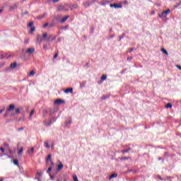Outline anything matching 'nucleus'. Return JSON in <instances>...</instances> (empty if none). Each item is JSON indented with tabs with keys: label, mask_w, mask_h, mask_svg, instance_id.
<instances>
[{
	"label": "nucleus",
	"mask_w": 181,
	"mask_h": 181,
	"mask_svg": "<svg viewBox=\"0 0 181 181\" xmlns=\"http://www.w3.org/2000/svg\"><path fill=\"white\" fill-rule=\"evenodd\" d=\"M71 8L70 4H61L57 7V11L59 12L62 11H64L65 12H67V11H69Z\"/></svg>",
	"instance_id": "nucleus-1"
},
{
	"label": "nucleus",
	"mask_w": 181,
	"mask_h": 181,
	"mask_svg": "<svg viewBox=\"0 0 181 181\" xmlns=\"http://www.w3.org/2000/svg\"><path fill=\"white\" fill-rule=\"evenodd\" d=\"M170 13V9L163 11L161 13L158 14L159 18H166Z\"/></svg>",
	"instance_id": "nucleus-2"
},
{
	"label": "nucleus",
	"mask_w": 181,
	"mask_h": 181,
	"mask_svg": "<svg viewBox=\"0 0 181 181\" xmlns=\"http://www.w3.org/2000/svg\"><path fill=\"white\" fill-rule=\"evenodd\" d=\"M28 28H31L30 33H33L35 32V26H33V21H30L28 24Z\"/></svg>",
	"instance_id": "nucleus-3"
},
{
	"label": "nucleus",
	"mask_w": 181,
	"mask_h": 181,
	"mask_svg": "<svg viewBox=\"0 0 181 181\" xmlns=\"http://www.w3.org/2000/svg\"><path fill=\"white\" fill-rule=\"evenodd\" d=\"M110 8H115V9H121L122 8V6L117 4H112L110 5Z\"/></svg>",
	"instance_id": "nucleus-4"
},
{
	"label": "nucleus",
	"mask_w": 181,
	"mask_h": 181,
	"mask_svg": "<svg viewBox=\"0 0 181 181\" xmlns=\"http://www.w3.org/2000/svg\"><path fill=\"white\" fill-rule=\"evenodd\" d=\"M64 100L62 99H57L54 101L55 105H60V104H64Z\"/></svg>",
	"instance_id": "nucleus-5"
},
{
	"label": "nucleus",
	"mask_w": 181,
	"mask_h": 181,
	"mask_svg": "<svg viewBox=\"0 0 181 181\" xmlns=\"http://www.w3.org/2000/svg\"><path fill=\"white\" fill-rule=\"evenodd\" d=\"M110 1L108 0H102L101 2L99 3V5L102 6H105V5H108L110 4Z\"/></svg>",
	"instance_id": "nucleus-6"
},
{
	"label": "nucleus",
	"mask_w": 181,
	"mask_h": 181,
	"mask_svg": "<svg viewBox=\"0 0 181 181\" xmlns=\"http://www.w3.org/2000/svg\"><path fill=\"white\" fill-rule=\"evenodd\" d=\"M25 53H28V54H32V53H35V48L31 47V48L28 49L25 51Z\"/></svg>",
	"instance_id": "nucleus-7"
},
{
	"label": "nucleus",
	"mask_w": 181,
	"mask_h": 181,
	"mask_svg": "<svg viewBox=\"0 0 181 181\" xmlns=\"http://www.w3.org/2000/svg\"><path fill=\"white\" fill-rule=\"evenodd\" d=\"M27 152L30 156H32L33 152H35V148L31 147L30 148H28Z\"/></svg>",
	"instance_id": "nucleus-8"
},
{
	"label": "nucleus",
	"mask_w": 181,
	"mask_h": 181,
	"mask_svg": "<svg viewBox=\"0 0 181 181\" xmlns=\"http://www.w3.org/2000/svg\"><path fill=\"white\" fill-rule=\"evenodd\" d=\"M21 112V109L17 108L16 109L15 112H13L11 113V117H13V115H16V114H19Z\"/></svg>",
	"instance_id": "nucleus-9"
},
{
	"label": "nucleus",
	"mask_w": 181,
	"mask_h": 181,
	"mask_svg": "<svg viewBox=\"0 0 181 181\" xmlns=\"http://www.w3.org/2000/svg\"><path fill=\"white\" fill-rule=\"evenodd\" d=\"M64 93H65V94H69V93L71 94L73 93V88L66 89L65 90H64Z\"/></svg>",
	"instance_id": "nucleus-10"
},
{
	"label": "nucleus",
	"mask_w": 181,
	"mask_h": 181,
	"mask_svg": "<svg viewBox=\"0 0 181 181\" xmlns=\"http://www.w3.org/2000/svg\"><path fill=\"white\" fill-rule=\"evenodd\" d=\"M13 110H15V105H10L7 109V111L11 112V111H13Z\"/></svg>",
	"instance_id": "nucleus-11"
},
{
	"label": "nucleus",
	"mask_w": 181,
	"mask_h": 181,
	"mask_svg": "<svg viewBox=\"0 0 181 181\" xmlns=\"http://www.w3.org/2000/svg\"><path fill=\"white\" fill-rule=\"evenodd\" d=\"M16 66H18V64L16 62H13L10 64V69H16Z\"/></svg>",
	"instance_id": "nucleus-12"
},
{
	"label": "nucleus",
	"mask_w": 181,
	"mask_h": 181,
	"mask_svg": "<svg viewBox=\"0 0 181 181\" xmlns=\"http://www.w3.org/2000/svg\"><path fill=\"white\" fill-rule=\"evenodd\" d=\"M52 160V154H49L47 158L45 159L46 163H49Z\"/></svg>",
	"instance_id": "nucleus-13"
},
{
	"label": "nucleus",
	"mask_w": 181,
	"mask_h": 181,
	"mask_svg": "<svg viewBox=\"0 0 181 181\" xmlns=\"http://www.w3.org/2000/svg\"><path fill=\"white\" fill-rule=\"evenodd\" d=\"M52 120H48L45 122V127H50V125H52Z\"/></svg>",
	"instance_id": "nucleus-14"
},
{
	"label": "nucleus",
	"mask_w": 181,
	"mask_h": 181,
	"mask_svg": "<svg viewBox=\"0 0 181 181\" xmlns=\"http://www.w3.org/2000/svg\"><path fill=\"white\" fill-rule=\"evenodd\" d=\"M64 168V165H63V163H60L59 165H58V168L57 169V172H60V170H62Z\"/></svg>",
	"instance_id": "nucleus-15"
},
{
	"label": "nucleus",
	"mask_w": 181,
	"mask_h": 181,
	"mask_svg": "<svg viewBox=\"0 0 181 181\" xmlns=\"http://www.w3.org/2000/svg\"><path fill=\"white\" fill-rule=\"evenodd\" d=\"M69 18H70V16H66L64 18H63L61 20V23H64V22H66V21H67V19H69Z\"/></svg>",
	"instance_id": "nucleus-16"
},
{
	"label": "nucleus",
	"mask_w": 181,
	"mask_h": 181,
	"mask_svg": "<svg viewBox=\"0 0 181 181\" xmlns=\"http://www.w3.org/2000/svg\"><path fill=\"white\" fill-rule=\"evenodd\" d=\"M118 177V174L117 173H113L112 175H111L109 177V180H111V179H114L115 177Z\"/></svg>",
	"instance_id": "nucleus-17"
},
{
	"label": "nucleus",
	"mask_w": 181,
	"mask_h": 181,
	"mask_svg": "<svg viewBox=\"0 0 181 181\" xmlns=\"http://www.w3.org/2000/svg\"><path fill=\"white\" fill-rule=\"evenodd\" d=\"M77 8H78V5H77V4H74V5L71 6V7L69 8V9H71V11H73L74 9H77Z\"/></svg>",
	"instance_id": "nucleus-18"
},
{
	"label": "nucleus",
	"mask_w": 181,
	"mask_h": 181,
	"mask_svg": "<svg viewBox=\"0 0 181 181\" xmlns=\"http://www.w3.org/2000/svg\"><path fill=\"white\" fill-rule=\"evenodd\" d=\"M108 98H110V95H103L100 98V99L103 100H107V99H108Z\"/></svg>",
	"instance_id": "nucleus-19"
},
{
	"label": "nucleus",
	"mask_w": 181,
	"mask_h": 181,
	"mask_svg": "<svg viewBox=\"0 0 181 181\" xmlns=\"http://www.w3.org/2000/svg\"><path fill=\"white\" fill-rule=\"evenodd\" d=\"M83 5H84L85 8H88V6H90V5H91V2L86 1V2L83 3Z\"/></svg>",
	"instance_id": "nucleus-20"
},
{
	"label": "nucleus",
	"mask_w": 181,
	"mask_h": 181,
	"mask_svg": "<svg viewBox=\"0 0 181 181\" xmlns=\"http://www.w3.org/2000/svg\"><path fill=\"white\" fill-rule=\"evenodd\" d=\"M42 177V173L38 172L36 175V179H37L38 181H40V179L39 177Z\"/></svg>",
	"instance_id": "nucleus-21"
},
{
	"label": "nucleus",
	"mask_w": 181,
	"mask_h": 181,
	"mask_svg": "<svg viewBox=\"0 0 181 181\" xmlns=\"http://www.w3.org/2000/svg\"><path fill=\"white\" fill-rule=\"evenodd\" d=\"M44 146L45 148H50V146H49V141H45Z\"/></svg>",
	"instance_id": "nucleus-22"
},
{
	"label": "nucleus",
	"mask_w": 181,
	"mask_h": 181,
	"mask_svg": "<svg viewBox=\"0 0 181 181\" xmlns=\"http://www.w3.org/2000/svg\"><path fill=\"white\" fill-rule=\"evenodd\" d=\"M161 52H163L164 53V54H166V56H169V53L165 48H162Z\"/></svg>",
	"instance_id": "nucleus-23"
},
{
	"label": "nucleus",
	"mask_w": 181,
	"mask_h": 181,
	"mask_svg": "<svg viewBox=\"0 0 181 181\" xmlns=\"http://www.w3.org/2000/svg\"><path fill=\"white\" fill-rule=\"evenodd\" d=\"M131 151V148H128L127 149H124L122 151V153H127Z\"/></svg>",
	"instance_id": "nucleus-24"
},
{
	"label": "nucleus",
	"mask_w": 181,
	"mask_h": 181,
	"mask_svg": "<svg viewBox=\"0 0 181 181\" xmlns=\"http://www.w3.org/2000/svg\"><path fill=\"white\" fill-rule=\"evenodd\" d=\"M102 81L107 80V75H103L101 77Z\"/></svg>",
	"instance_id": "nucleus-25"
},
{
	"label": "nucleus",
	"mask_w": 181,
	"mask_h": 181,
	"mask_svg": "<svg viewBox=\"0 0 181 181\" xmlns=\"http://www.w3.org/2000/svg\"><path fill=\"white\" fill-rule=\"evenodd\" d=\"M124 37H125V33H123L122 36H119V42H121Z\"/></svg>",
	"instance_id": "nucleus-26"
},
{
	"label": "nucleus",
	"mask_w": 181,
	"mask_h": 181,
	"mask_svg": "<svg viewBox=\"0 0 181 181\" xmlns=\"http://www.w3.org/2000/svg\"><path fill=\"white\" fill-rule=\"evenodd\" d=\"M73 179L74 181H78V178L77 177V175H73Z\"/></svg>",
	"instance_id": "nucleus-27"
},
{
	"label": "nucleus",
	"mask_w": 181,
	"mask_h": 181,
	"mask_svg": "<svg viewBox=\"0 0 181 181\" xmlns=\"http://www.w3.org/2000/svg\"><path fill=\"white\" fill-rule=\"evenodd\" d=\"M165 108H172V105L171 103H168L165 105Z\"/></svg>",
	"instance_id": "nucleus-28"
},
{
	"label": "nucleus",
	"mask_w": 181,
	"mask_h": 181,
	"mask_svg": "<svg viewBox=\"0 0 181 181\" xmlns=\"http://www.w3.org/2000/svg\"><path fill=\"white\" fill-rule=\"evenodd\" d=\"M28 76H35V71H31L29 73Z\"/></svg>",
	"instance_id": "nucleus-29"
},
{
	"label": "nucleus",
	"mask_w": 181,
	"mask_h": 181,
	"mask_svg": "<svg viewBox=\"0 0 181 181\" xmlns=\"http://www.w3.org/2000/svg\"><path fill=\"white\" fill-rule=\"evenodd\" d=\"M13 163H14V165L19 166V163L18 162V160H13Z\"/></svg>",
	"instance_id": "nucleus-30"
},
{
	"label": "nucleus",
	"mask_w": 181,
	"mask_h": 181,
	"mask_svg": "<svg viewBox=\"0 0 181 181\" xmlns=\"http://www.w3.org/2000/svg\"><path fill=\"white\" fill-rule=\"evenodd\" d=\"M47 16V13H45L41 17H40V19H43V18L46 17Z\"/></svg>",
	"instance_id": "nucleus-31"
},
{
	"label": "nucleus",
	"mask_w": 181,
	"mask_h": 181,
	"mask_svg": "<svg viewBox=\"0 0 181 181\" xmlns=\"http://www.w3.org/2000/svg\"><path fill=\"white\" fill-rule=\"evenodd\" d=\"M47 16V13H45L41 17H40V19H43V18L46 17Z\"/></svg>",
	"instance_id": "nucleus-32"
},
{
	"label": "nucleus",
	"mask_w": 181,
	"mask_h": 181,
	"mask_svg": "<svg viewBox=\"0 0 181 181\" xmlns=\"http://www.w3.org/2000/svg\"><path fill=\"white\" fill-rule=\"evenodd\" d=\"M71 124V120H69L67 122H66V127H67V125H70Z\"/></svg>",
	"instance_id": "nucleus-33"
},
{
	"label": "nucleus",
	"mask_w": 181,
	"mask_h": 181,
	"mask_svg": "<svg viewBox=\"0 0 181 181\" xmlns=\"http://www.w3.org/2000/svg\"><path fill=\"white\" fill-rule=\"evenodd\" d=\"M60 29H62V30L69 29V25H65L64 27H61Z\"/></svg>",
	"instance_id": "nucleus-34"
},
{
	"label": "nucleus",
	"mask_w": 181,
	"mask_h": 181,
	"mask_svg": "<svg viewBox=\"0 0 181 181\" xmlns=\"http://www.w3.org/2000/svg\"><path fill=\"white\" fill-rule=\"evenodd\" d=\"M42 37H43V39H46V37H47V33H45L42 35Z\"/></svg>",
	"instance_id": "nucleus-35"
},
{
	"label": "nucleus",
	"mask_w": 181,
	"mask_h": 181,
	"mask_svg": "<svg viewBox=\"0 0 181 181\" xmlns=\"http://www.w3.org/2000/svg\"><path fill=\"white\" fill-rule=\"evenodd\" d=\"M37 42H42V39H39V37H40V35H37Z\"/></svg>",
	"instance_id": "nucleus-36"
},
{
	"label": "nucleus",
	"mask_w": 181,
	"mask_h": 181,
	"mask_svg": "<svg viewBox=\"0 0 181 181\" xmlns=\"http://www.w3.org/2000/svg\"><path fill=\"white\" fill-rule=\"evenodd\" d=\"M23 151V148H21L18 151V155H22V152Z\"/></svg>",
	"instance_id": "nucleus-37"
},
{
	"label": "nucleus",
	"mask_w": 181,
	"mask_h": 181,
	"mask_svg": "<svg viewBox=\"0 0 181 181\" xmlns=\"http://www.w3.org/2000/svg\"><path fill=\"white\" fill-rule=\"evenodd\" d=\"M33 114H35V110H31V112L30 113V117H32L33 115Z\"/></svg>",
	"instance_id": "nucleus-38"
},
{
	"label": "nucleus",
	"mask_w": 181,
	"mask_h": 181,
	"mask_svg": "<svg viewBox=\"0 0 181 181\" xmlns=\"http://www.w3.org/2000/svg\"><path fill=\"white\" fill-rule=\"evenodd\" d=\"M52 172V167H49L48 170H47V173Z\"/></svg>",
	"instance_id": "nucleus-39"
},
{
	"label": "nucleus",
	"mask_w": 181,
	"mask_h": 181,
	"mask_svg": "<svg viewBox=\"0 0 181 181\" xmlns=\"http://www.w3.org/2000/svg\"><path fill=\"white\" fill-rule=\"evenodd\" d=\"M47 26H49V23H46L43 25V28H47Z\"/></svg>",
	"instance_id": "nucleus-40"
},
{
	"label": "nucleus",
	"mask_w": 181,
	"mask_h": 181,
	"mask_svg": "<svg viewBox=\"0 0 181 181\" xmlns=\"http://www.w3.org/2000/svg\"><path fill=\"white\" fill-rule=\"evenodd\" d=\"M50 179L51 180H54V175H50Z\"/></svg>",
	"instance_id": "nucleus-41"
},
{
	"label": "nucleus",
	"mask_w": 181,
	"mask_h": 181,
	"mask_svg": "<svg viewBox=\"0 0 181 181\" xmlns=\"http://www.w3.org/2000/svg\"><path fill=\"white\" fill-rule=\"evenodd\" d=\"M132 59H133L132 57H127V60H128L129 62H131V60H132Z\"/></svg>",
	"instance_id": "nucleus-42"
},
{
	"label": "nucleus",
	"mask_w": 181,
	"mask_h": 181,
	"mask_svg": "<svg viewBox=\"0 0 181 181\" xmlns=\"http://www.w3.org/2000/svg\"><path fill=\"white\" fill-rule=\"evenodd\" d=\"M52 2L53 3V0H47V4H52Z\"/></svg>",
	"instance_id": "nucleus-43"
},
{
	"label": "nucleus",
	"mask_w": 181,
	"mask_h": 181,
	"mask_svg": "<svg viewBox=\"0 0 181 181\" xmlns=\"http://www.w3.org/2000/svg\"><path fill=\"white\" fill-rule=\"evenodd\" d=\"M177 69L179 70H181V66L180 65H176Z\"/></svg>",
	"instance_id": "nucleus-44"
},
{
	"label": "nucleus",
	"mask_w": 181,
	"mask_h": 181,
	"mask_svg": "<svg viewBox=\"0 0 181 181\" xmlns=\"http://www.w3.org/2000/svg\"><path fill=\"white\" fill-rule=\"evenodd\" d=\"M57 56H59V54L56 53L54 56V59H57Z\"/></svg>",
	"instance_id": "nucleus-45"
},
{
	"label": "nucleus",
	"mask_w": 181,
	"mask_h": 181,
	"mask_svg": "<svg viewBox=\"0 0 181 181\" xmlns=\"http://www.w3.org/2000/svg\"><path fill=\"white\" fill-rule=\"evenodd\" d=\"M158 179H159L160 180H165V179H164V178H162V177H160V175H158Z\"/></svg>",
	"instance_id": "nucleus-46"
},
{
	"label": "nucleus",
	"mask_w": 181,
	"mask_h": 181,
	"mask_svg": "<svg viewBox=\"0 0 181 181\" xmlns=\"http://www.w3.org/2000/svg\"><path fill=\"white\" fill-rule=\"evenodd\" d=\"M0 151L4 153V152H5V151L4 150V148L1 147L0 148Z\"/></svg>",
	"instance_id": "nucleus-47"
},
{
	"label": "nucleus",
	"mask_w": 181,
	"mask_h": 181,
	"mask_svg": "<svg viewBox=\"0 0 181 181\" xmlns=\"http://www.w3.org/2000/svg\"><path fill=\"white\" fill-rule=\"evenodd\" d=\"M181 5V2H180L178 4H177L176 6H175V8H177V6H180Z\"/></svg>",
	"instance_id": "nucleus-48"
},
{
	"label": "nucleus",
	"mask_w": 181,
	"mask_h": 181,
	"mask_svg": "<svg viewBox=\"0 0 181 181\" xmlns=\"http://www.w3.org/2000/svg\"><path fill=\"white\" fill-rule=\"evenodd\" d=\"M59 1H60V0H53V4H56V3L59 2Z\"/></svg>",
	"instance_id": "nucleus-49"
},
{
	"label": "nucleus",
	"mask_w": 181,
	"mask_h": 181,
	"mask_svg": "<svg viewBox=\"0 0 181 181\" xmlns=\"http://www.w3.org/2000/svg\"><path fill=\"white\" fill-rule=\"evenodd\" d=\"M130 158L129 157H124L123 158L124 160H127V159H129Z\"/></svg>",
	"instance_id": "nucleus-50"
},
{
	"label": "nucleus",
	"mask_w": 181,
	"mask_h": 181,
	"mask_svg": "<svg viewBox=\"0 0 181 181\" xmlns=\"http://www.w3.org/2000/svg\"><path fill=\"white\" fill-rule=\"evenodd\" d=\"M166 179H167L168 180H169L172 179V177L168 176V177H166Z\"/></svg>",
	"instance_id": "nucleus-51"
},
{
	"label": "nucleus",
	"mask_w": 181,
	"mask_h": 181,
	"mask_svg": "<svg viewBox=\"0 0 181 181\" xmlns=\"http://www.w3.org/2000/svg\"><path fill=\"white\" fill-rule=\"evenodd\" d=\"M132 52H134V48L130 49V53H132Z\"/></svg>",
	"instance_id": "nucleus-52"
},
{
	"label": "nucleus",
	"mask_w": 181,
	"mask_h": 181,
	"mask_svg": "<svg viewBox=\"0 0 181 181\" xmlns=\"http://www.w3.org/2000/svg\"><path fill=\"white\" fill-rule=\"evenodd\" d=\"M25 43H29V40H25Z\"/></svg>",
	"instance_id": "nucleus-53"
},
{
	"label": "nucleus",
	"mask_w": 181,
	"mask_h": 181,
	"mask_svg": "<svg viewBox=\"0 0 181 181\" xmlns=\"http://www.w3.org/2000/svg\"><path fill=\"white\" fill-rule=\"evenodd\" d=\"M43 49H47V45H43Z\"/></svg>",
	"instance_id": "nucleus-54"
},
{
	"label": "nucleus",
	"mask_w": 181,
	"mask_h": 181,
	"mask_svg": "<svg viewBox=\"0 0 181 181\" xmlns=\"http://www.w3.org/2000/svg\"><path fill=\"white\" fill-rule=\"evenodd\" d=\"M52 40L53 41V40H56V37H54L52 39Z\"/></svg>",
	"instance_id": "nucleus-55"
},
{
	"label": "nucleus",
	"mask_w": 181,
	"mask_h": 181,
	"mask_svg": "<svg viewBox=\"0 0 181 181\" xmlns=\"http://www.w3.org/2000/svg\"><path fill=\"white\" fill-rule=\"evenodd\" d=\"M2 112H4V110H0V114H2Z\"/></svg>",
	"instance_id": "nucleus-56"
},
{
	"label": "nucleus",
	"mask_w": 181,
	"mask_h": 181,
	"mask_svg": "<svg viewBox=\"0 0 181 181\" xmlns=\"http://www.w3.org/2000/svg\"><path fill=\"white\" fill-rule=\"evenodd\" d=\"M47 42H50V39H49V38H47Z\"/></svg>",
	"instance_id": "nucleus-57"
},
{
	"label": "nucleus",
	"mask_w": 181,
	"mask_h": 181,
	"mask_svg": "<svg viewBox=\"0 0 181 181\" xmlns=\"http://www.w3.org/2000/svg\"><path fill=\"white\" fill-rule=\"evenodd\" d=\"M22 129H23L22 127L18 129V131H22Z\"/></svg>",
	"instance_id": "nucleus-58"
},
{
	"label": "nucleus",
	"mask_w": 181,
	"mask_h": 181,
	"mask_svg": "<svg viewBox=\"0 0 181 181\" xmlns=\"http://www.w3.org/2000/svg\"><path fill=\"white\" fill-rule=\"evenodd\" d=\"M114 36H115V35H112L110 36V37L112 38V37H114Z\"/></svg>",
	"instance_id": "nucleus-59"
},
{
	"label": "nucleus",
	"mask_w": 181,
	"mask_h": 181,
	"mask_svg": "<svg viewBox=\"0 0 181 181\" xmlns=\"http://www.w3.org/2000/svg\"><path fill=\"white\" fill-rule=\"evenodd\" d=\"M51 165H54V163H53V161H51Z\"/></svg>",
	"instance_id": "nucleus-60"
},
{
	"label": "nucleus",
	"mask_w": 181,
	"mask_h": 181,
	"mask_svg": "<svg viewBox=\"0 0 181 181\" xmlns=\"http://www.w3.org/2000/svg\"><path fill=\"white\" fill-rule=\"evenodd\" d=\"M3 11H4V10L0 9V13H2Z\"/></svg>",
	"instance_id": "nucleus-61"
},
{
	"label": "nucleus",
	"mask_w": 181,
	"mask_h": 181,
	"mask_svg": "<svg viewBox=\"0 0 181 181\" xmlns=\"http://www.w3.org/2000/svg\"><path fill=\"white\" fill-rule=\"evenodd\" d=\"M24 15H28V11H25V12L24 13Z\"/></svg>",
	"instance_id": "nucleus-62"
},
{
	"label": "nucleus",
	"mask_w": 181,
	"mask_h": 181,
	"mask_svg": "<svg viewBox=\"0 0 181 181\" xmlns=\"http://www.w3.org/2000/svg\"><path fill=\"white\" fill-rule=\"evenodd\" d=\"M52 26H53V24H50L49 25V27L52 28Z\"/></svg>",
	"instance_id": "nucleus-63"
},
{
	"label": "nucleus",
	"mask_w": 181,
	"mask_h": 181,
	"mask_svg": "<svg viewBox=\"0 0 181 181\" xmlns=\"http://www.w3.org/2000/svg\"><path fill=\"white\" fill-rule=\"evenodd\" d=\"M0 181H4V178H1V179L0 180Z\"/></svg>",
	"instance_id": "nucleus-64"
}]
</instances>
